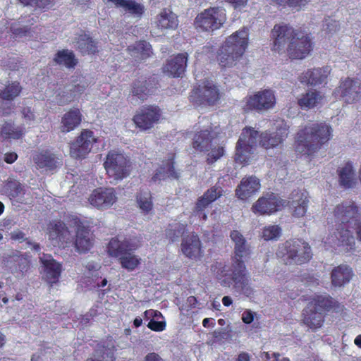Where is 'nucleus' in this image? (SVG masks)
<instances>
[{
    "label": "nucleus",
    "mask_w": 361,
    "mask_h": 361,
    "mask_svg": "<svg viewBox=\"0 0 361 361\" xmlns=\"http://www.w3.org/2000/svg\"><path fill=\"white\" fill-rule=\"evenodd\" d=\"M274 126L275 132H265L260 135L252 128H245L237 142L235 161L243 165L248 164L253 157V150L258 142L266 149L281 145L288 136L289 127L283 120L276 121Z\"/></svg>",
    "instance_id": "obj_1"
},
{
    "label": "nucleus",
    "mask_w": 361,
    "mask_h": 361,
    "mask_svg": "<svg viewBox=\"0 0 361 361\" xmlns=\"http://www.w3.org/2000/svg\"><path fill=\"white\" fill-rule=\"evenodd\" d=\"M230 237L235 245L231 268L221 262H215L212 265L211 271L222 286L230 287L234 283L237 288L243 290L248 283L244 262L250 255V250L238 231H231Z\"/></svg>",
    "instance_id": "obj_2"
},
{
    "label": "nucleus",
    "mask_w": 361,
    "mask_h": 361,
    "mask_svg": "<svg viewBox=\"0 0 361 361\" xmlns=\"http://www.w3.org/2000/svg\"><path fill=\"white\" fill-rule=\"evenodd\" d=\"M47 233L53 246L66 248L74 245L79 253L87 252L94 243L92 234L81 225L77 217L67 224L60 221L51 222L47 227Z\"/></svg>",
    "instance_id": "obj_3"
},
{
    "label": "nucleus",
    "mask_w": 361,
    "mask_h": 361,
    "mask_svg": "<svg viewBox=\"0 0 361 361\" xmlns=\"http://www.w3.org/2000/svg\"><path fill=\"white\" fill-rule=\"evenodd\" d=\"M358 208L352 202H346L338 204L334 210V216L343 225L337 229L336 232L327 237L326 243L331 246H342L346 250L353 248L355 239L348 230L350 225L355 226L357 239L361 241V222L356 219Z\"/></svg>",
    "instance_id": "obj_4"
},
{
    "label": "nucleus",
    "mask_w": 361,
    "mask_h": 361,
    "mask_svg": "<svg viewBox=\"0 0 361 361\" xmlns=\"http://www.w3.org/2000/svg\"><path fill=\"white\" fill-rule=\"evenodd\" d=\"M332 136L331 128L324 123H311L300 130L295 137V151L301 154L310 155Z\"/></svg>",
    "instance_id": "obj_5"
},
{
    "label": "nucleus",
    "mask_w": 361,
    "mask_h": 361,
    "mask_svg": "<svg viewBox=\"0 0 361 361\" xmlns=\"http://www.w3.org/2000/svg\"><path fill=\"white\" fill-rule=\"evenodd\" d=\"M249 44V30L243 27L228 36L219 49L218 61L222 67H232L242 58Z\"/></svg>",
    "instance_id": "obj_6"
},
{
    "label": "nucleus",
    "mask_w": 361,
    "mask_h": 361,
    "mask_svg": "<svg viewBox=\"0 0 361 361\" xmlns=\"http://www.w3.org/2000/svg\"><path fill=\"white\" fill-rule=\"evenodd\" d=\"M276 255L288 264H303L312 257L309 245L300 240L287 241L279 247Z\"/></svg>",
    "instance_id": "obj_7"
},
{
    "label": "nucleus",
    "mask_w": 361,
    "mask_h": 361,
    "mask_svg": "<svg viewBox=\"0 0 361 361\" xmlns=\"http://www.w3.org/2000/svg\"><path fill=\"white\" fill-rule=\"evenodd\" d=\"M334 300L326 295H317L308 303L303 312V322L312 329L320 328L323 324V312L333 307Z\"/></svg>",
    "instance_id": "obj_8"
},
{
    "label": "nucleus",
    "mask_w": 361,
    "mask_h": 361,
    "mask_svg": "<svg viewBox=\"0 0 361 361\" xmlns=\"http://www.w3.org/2000/svg\"><path fill=\"white\" fill-rule=\"evenodd\" d=\"M104 166L109 177L116 181L126 178L130 172L129 159L123 153L117 150L109 152Z\"/></svg>",
    "instance_id": "obj_9"
},
{
    "label": "nucleus",
    "mask_w": 361,
    "mask_h": 361,
    "mask_svg": "<svg viewBox=\"0 0 361 361\" xmlns=\"http://www.w3.org/2000/svg\"><path fill=\"white\" fill-rule=\"evenodd\" d=\"M226 21V10L222 7H210L200 13L194 25L198 30L213 32L220 29Z\"/></svg>",
    "instance_id": "obj_10"
},
{
    "label": "nucleus",
    "mask_w": 361,
    "mask_h": 361,
    "mask_svg": "<svg viewBox=\"0 0 361 361\" xmlns=\"http://www.w3.org/2000/svg\"><path fill=\"white\" fill-rule=\"evenodd\" d=\"M276 103L274 91L264 89L245 97L241 102V106L245 111H267L273 109Z\"/></svg>",
    "instance_id": "obj_11"
},
{
    "label": "nucleus",
    "mask_w": 361,
    "mask_h": 361,
    "mask_svg": "<svg viewBox=\"0 0 361 361\" xmlns=\"http://www.w3.org/2000/svg\"><path fill=\"white\" fill-rule=\"evenodd\" d=\"M97 142L94 133L90 130H82L70 145V155L75 159H84L92 151Z\"/></svg>",
    "instance_id": "obj_12"
},
{
    "label": "nucleus",
    "mask_w": 361,
    "mask_h": 361,
    "mask_svg": "<svg viewBox=\"0 0 361 361\" xmlns=\"http://www.w3.org/2000/svg\"><path fill=\"white\" fill-rule=\"evenodd\" d=\"M286 206V202L274 193H267L259 197L252 207L256 214H271L281 210Z\"/></svg>",
    "instance_id": "obj_13"
},
{
    "label": "nucleus",
    "mask_w": 361,
    "mask_h": 361,
    "mask_svg": "<svg viewBox=\"0 0 361 361\" xmlns=\"http://www.w3.org/2000/svg\"><path fill=\"white\" fill-rule=\"evenodd\" d=\"M161 116V111L157 106H144L137 111L133 121L135 126L143 130L153 128Z\"/></svg>",
    "instance_id": "obj_14"
},
{
    "label": "nucleus",
    "mask_w": 361,
    "mask_h": 361,
    "mask_svg": "<svg viewBox=\"0 0 361 361\" xmlns=\"http://www.w3.org/2000/svg\"><path fill=\"white\" fill-rule=\"evenodd\" d=\"M312 50L310 37L302 32L295 34L286 47V52L292 59H303L307 57Z\"/></svg>",
    "instance_id": "obj_15"
},
{
    "label": "nucleus",
    "mask_w": 361,
    "mask_h": 361,
    "mask_svg": "<svg viewBox=\"0 0 361 361\" xmlns=\"http://www.w3.org/2000/svg\"><path fill=\"white\" fill-rule=\"evenodd\" d=\"M117 201V196L112 188L94 189L88 197L91 206L101 210L111 207Z\"/></svg>",
    "instance_id": "obj_16"
},
{
    "label": "nucleus",
    "mask_w": 361,
    "mask_h": 361,
    "mask_svg": "<svg viewBox=\"0 0 361 361\" xmlns=\"http://www.w3.org/2000/svg\"><path fill=\"white\" fill-rule=\"evenodd\" d=\"M298 32L285 24L275 25L271 33L273 50L279 54L284 52L292 38L295 37V34Z\"/></svg>",
    "instance_id": "obj_17"
},
{
    "label": "nucleus",
    "mask_w": 361,
    "mask_h": 361,
    "mask_svg": "<svg viewBox=\"0 0 361 361\" xmlns=\"http://www.w3.org/2000/svg\"><path fill=\"white\" fill-rule=\"evenodd\" d=\"M220 96L217 87L212 81L207 80L194 88L190 99L195 103L205 102L209 104H214L219 99Z\"/></svg>",
    "instance_id": "obj_18"
},
{
    "label": "nucleus",
    "mask_w": 361,
    "mask_h": 361,
    "mask_svg": "<svg viewBox=\"0 0 361 361\" xmlns=\"http://www.w3.org/2000/svg\"><path fill=\"white\" fill-rule=\"evenodd\" d=\"M334 94L336 98L343 99L347 103H352L361 97V87L357 82L348 78L341 81Z\"/></svg>",
    "instance_id": "obj_19"
},
{
    "label": "nucleus",
    "mask_w": 361,
    "mask_h": 361,
    "mask_svg": "<svg viewBox=\"0 0 361 361\" xmlns=\"http://www.w3.org/2000/svg\"><path fill=\"white\" fill-rule=\"evenodd\" d=\"M180 251L190 259L199 260L203 256V250L198 235L190 233L184 236L180 244Z\"/></svg>",
    "instance_id": "obj_20"
},
{
    "label": "nucleus",
    "mask_w": 361,
    "mask_h": 361,
    "mask_svg": "<svg viewBox=\"0 0 361 361\" xmlns=\"http://www.w3.org/2000/svg\"><path fill=\"white\" fill-rule=\"evenodd\" d=\"M153 25L162 34L175 30L178 26L177 16L169 8L162 9L155 17Z\"/></svg>",
    "instance_id": "obj_21"
},
{
    "label": "nucleus",
    "mask_w": 361,
    "mask_h": 361,
    "mask_svg": "<svg viewBox=\"0 0 361 361\" xmlns=\"http://www.w3.org/2000/svg\"><path fill=\"white\" fill-rule=\"evenodd\" d=\"M330 71L329 66L309 69L299 76V80L303 84L312 86L319 85L326 82Z\"/></svg>",
    "instance_id": "obj_22"
},
{
    "label": "nucleus",
    "mask_w": 361,
    "mask_h": 361,
    "mask_svg": "<svg viewBox=\"0 0 361 361\" xmlns=\"http://www.w3.org/2000/svg\"><path fill=\"white\" fill-rule=\"evenodd\" d=\"M40 261L44 267V276L51 284L56 283L61 276V264L49 255H43Z\"/></svg>",
    "instance_id": "obj_23"
},
{
    "label": "nucleus",
    "mask_w": 361,
    "mask_h": 361,
    "mask_svg": "<svg viewBox=\"0 0 361 361\" xmlns=\"http://www.w3.org/2000/svg\"><path fill=\"white\" fill-rule=\"evenodd\" d=\"M188 54L182 53L171 57L163 67V71L169 76L180 77L185 72Z\"/></svg>",
    "instance_id": "obj_24"
},
{
    "label": "nucleus",
    "mask_w": 361,
    "mask_h": 361,
    "mask_svg": "<svg viewBox=\"0 0 361 361\" xmlns=\"http://www.w3.org/2000/svg\"><path fill=\"white\" fill-rule=\"evenodd\" d=\"M138 245H134L123 237L113 238L108 243L106 250L108 254L113 257L119 258L126 251L136 250Z\"/></svg>",
    "instance_id": "obj_25"
},
{
    "label": "nucleus",
    "mask_w": 361,
    "mask_h": 361,
    "mask_svg": "<svg viewBox=\"0 0 361 361\" xmlns=\"http://www.w3.org/2000/svg\"><path fill=\"white\" fill-rule=\"evenodd\" d=\"M260 189V183L255 176L244 178L235 190L238 198L245 200L258 192Z\"/></svg>",
    "instance_id": "obj_26"
},
{
    "label": "nucleus",
    "mask_w": 361,
    "mask_h": 361,
    "mask_svg": "<svg viewBox=\"0 0 361 361\" xmlns=\"http://www.w3.org/2000/svg\"><path fill=\"white\" fill-rule=\"evenodd\" d=\"M82 114L79 109L73 108L61 117L60 129L63 133H68L79 126L82 121Z\"/></svg>",
    "instance_id": "obj_27"
},
{
    "label": "nucleus",
    "mask_w": 361,
    "mask_h": 361,
    "mask_svg": "<svg viewBox=\"0 0 361 361\" xmlns=\"http://www.w3.org/2000/svg\"><path fill=\"white\" fill-rule=\"evenodd\" d=\"M34 161L45 171H51L62 164L61 160L50 152H42L35 155Z\"/></svg>",
    "instance_id": "obj_28"
},
{
    "label": "nucleus",
    "mask_w": 361,
    "mask_h": 361,
    "mask_svg": "<svg viewBox=\"0 0 361 361\" xmlns=\"http://www.w3.org/2000/svg\"><path fill=\"white\" fill-rule=\"evenodd\" d=\"M309 204L306 192L297 191L293 194L290 209L292 215L295 218L303 217L307 210Z\"/></svg>",
    "instance_id": "obj_29"
},
{
    "label": "nucleus",
    "mask_w": 361,
    "mask_h": 361,
    "mask_svg": "<svg viewBox=\"0 0 361 361\" xmlns=\"http://www.w3.org/2000/svg\"><path fill=\"white\" fill-rule=\"evenodd\" d=\"M353 276V271L349 266L339 265L334 268L331 273V283L335 287H342L348 283Z\"/></svg>",
    "instance_id": "obj_30"
},
{
    "label": "nucleus",
    "mask_w": 361,
    "mask_h": 361,
    "mask_svg": "<svg viewBox=\"0 0 361 361\" xmlns=\"http://www.w3.org/2000/svg\"><path fill=\"white\" fill-rule=\"evenodd\" d=\"M215 133L210 132L207 128L197 131L192 137V147L195 151L204 152L210 145H213L216 137Z\"/></svg>",
    "instance_id": "obj_31"
},
{
    "label": "nucleus",
    "mask_w": 361,
    "mask_h": 361,
    "mask_svg": "<svg viewBox=\"0 0 361 361\" xmlns=\"http://www.w3.org/2000/svg\"><path fill=\"white\" fill-rule=\"evenodd\" d=\"M89 86V83L87 80L84 78H82L79 80L78 82L75 84L73 87L70 90V95L68 94H60L57 96L56 102L59 105H64L69 104L78 98L82 95L85 90Z\"/></svg>",
    "instance_id": "obj_32"
},
{
    "label": "nucleus",
    "mask_w": 361,
    "mask_h": 361,
    "mask_svg": "<svg viewBox=\"0 0 361 361\" xmlns=\"http://www.w3.org/2000/svg\"><path fill=\"white\" fill-rule=\"evenodd\" d=\"M106 2L135 17H140L145 10L143 5L133 0H106Z\"/></svg>",
    "instance_id": "obj_33"
},
{
    "label": "nucleus",
    "mask_w": 361,
    "mask_h": 361,
    "mask_svg": "<svg viewBox=\"0 0 361 361\" xmlns=\"http://www.w3.org/2000/svg\"><path fill=\"white\" fill-rule=\"evenodd\" d=\"M325 102V97L317 91H310L303 94L298 99V105L302 109H311L322 104Z\"/></svg>",
    "instance_id": "obj_34"
},
{
    "label": "nucleus",
    "mask_w": 361,
    "mask_h": 361,
    "mask_svg": "<svg viewBox=\"0 0 361 361\" xmlns=\"http://www.w3.org/2000/svg\"><path fill=\"white\" fill-rule=\"evenodd\" d=\"M338 176L341 184L345 188H352L357 183L354 166L350 162L345 164L339 169Z\"/></svg>",
    "instance_id": "obj_35"
},
{
    "label": "nucleus",
    "mask_w": 361,
    "mask_h": 361,
    "mask_svg": "<svg viewBox=\"0 0 361 361\" xmlns=\"http://www.w3.org/2000/svg\"><path fill=\"white\" fill-rule=\"evenodd\" d=\"M25 128L23 126H16L14 123L5 122L0 130V136L4 140H18L25 135Z\"/></svg>",
    "instance_id": "obj_36"
},
{
    "label": "nucleus",
    "mask_w": 361,
    "mask_h": 361,
    "mask_svg": "<svg viewBox=\"0 0 361 361\" xmlns=\"http://www.w3.org/2000/svg\"><path fill=\"white\" fill-rule=\"evenodd\" d=\"M222 195V189L220 187H212L209 189L203 196L200 197L197 204L196 209L198 212L202 211L210 203L215 201L217 198Z\"/></svg>",
    "instance_id": "obj_37"
},
{
    "label": "nucleus",
    "mask_w": 361,
    "mask_h": 361,
    "mask_svg": "<svg viewBox=\"0 0 361 361\" xmlns=\"http://www.w3.org/2000/svg\"><path fill=\"white\" fill-rule=\"evenodd\" d=\"M177 178L178 174L174 170L173 162L171 160H169L157 169L156 172L153 175L152 179L153 181L157 182L161 180H166V178Z\"/></svg>",
    "instance_id": "obj_38"
},
{
    "label": "nucleus",
    "mask_w": 361,
    "mask_h": 361,
    "mask_svg": "<svg viewBox=\"0 0 361 361\" xmlns=\"http://www.w3.org/2000/svg\"><path fill=\"white\" fill-rule=\"evenodd\" d=\"M75 46L82 54H92L97 51L95 42L85 33L79 35Z\"/></svg>",
    "instance_id": "obj_39"
},
{
    "label": "nucleus",
    "mask_w": 361,
    "mask_h": 361,
    "mask_svg": "<svg viewBox=\"0 0 361 361\" xmlns=\"http://www.w3.org/2000/svg\"><path fill=\"white\" fill-rule=\"evenodd\" d=\"M128 50L131 56L140 59L147 58L152 53L151 45L145 41L139 42L136 46L129 47Z\"/></svg>",
    "instance_id": "obj_40"
},
{
    "label": "nucleus",
    "mask_w": 361,
    "mask_h": 361,
    "mask_svg": "<svg viewBox=\"0 0 361 361\" xmlns=\"http://www.w3.org/2000/svg\"><path fill=\"white\" fill-rule=\"evenodd\" d=\"M118 259L122 268L129 271H133L140 262V258L138 256L128 251H126Z\"/></svg>",
    "instance_id": "obj_41"
},
{
    "label": "nucleus",
    "mask_w": 361,
    "mask_h": 361,
    "mask_svg": "<svg viewBox=\"0 0 361 361\" xmlns=\"http://www.w3.org/2000/svg\"><path fill=\"white\" fill-rule=\"evenodd\" d=\"M54 60L58 64L63 65L67 68H73L77 63L75 55L69 50L59 51Z\"/></svg>",
    "instance_id": "obj_42"
},
{
    "label": "nucleus",
    "mask_w": 361,
    "mask_h": 361,
    "mask_svg": "<svg viewBox=\"0 0 361 361\" xmlns=\"http://www.w3.org/2000/svg\"><path fill=\"white\" fill-rule=\"evenodd\" d=\"M137 202L143 213L149 214L153 208L152 195L148 190H141L137 196Z\"/></svg>",
    "instance_id": "obj_43"
},
{
    "label": "nucleus",
    "mask_w": 361,
    "mask_h": 361,
    "mask_svg": "<svg viewBox=\"0 0 361 361\" xmlns=\"http://www.w3.org/2000/svg\"><path fill=\"white\" fill-rule=\"evenodd\" d=\"M207 161L208 164H213L219 159L224 154V149L222 145L217 143V139L214 141L213 145H210L207 148Z\"/></svg>",
    "instance_id": "obj_44"
},
{
    "label": "nucleus",
    "mask_w": 361,
    "mask_h": 361,
    "mask_svg": "<svg viewBox=\"0 0 361 361\" xmlns=\"http://www.w3.org/2000/svg\"><path fill=\"white\" fill-rule=\"evenodd\" d=\"M231 338V330L228 327L217 329L212 333V345L223 344Z\"/></svg>",
    "instance_id": "obj_45"
},
{
    "label": "nucleus",
    "mask_w": 361,
    "mask_h": 361,
    "mask_svg": "<svg viewBox=\"0 0 361 361\" xmlns=\"http://www.w3.org/2000/svg\"><path fill=\"white\" fill-rule=\"evenodd\" d=\"M281 235V228L278 225L265 226L262 232V238L264 240H276Z\"/></svg>",
    "instance_id": "obj_46"
},
{
    "label": "nucleus",
    "mask_w": 361,
    "mask_h": 361,
    "mask_svg": "<svg viewBox=\"0 0 361 361\" xmlns=\"http://www.w3.org/2000/svg\"><path fill=\"white\" fill-rule=\"evenodd\" d=\"M280 6H288L295 11L302 10L311 0H270Z\"/></svg>",
    "instance_id": "obj_47"
},
{
    "label": "nucleus",
    "mask_w": 361,
    "mask_h": 361,
    "mask_svg": "<svg viewBox=\"0 0 361 361\" xmlns=\"http://www.w3.org/2000/svg\"><path fill=\"white\" fill-rule=\"evenodd\" d=\"M20 91L21 87L19 83L15 82L7 85L0 95L4 100H12L20 94Z\"/></svg>",
    "instance_id": "obj_48"
},
{
    "label": "nucleus",
    "mask_w": 361,
    "mask_h": 361,
    "mask_svg": "<svg viewBox=\"0 0 361 361\" xmlns=\"http://www.w3.org/2000/svg\"><path fill=\"white\" fill-rule=\"evenodd\" d=\"M185 226L179 223H173L166 231V237L172 242L176 241L184 233Z\"/></svg>",
    "instance_id": "obj_49"
},
{
    "label": "nucleus",
    "mask_w": 361,
    "mask_h": 361,
    "mask_svg": "<svg viewBox=\"0 0 361 361\" xmlns=\"http://www.w3.org/2000/svg\"><path fill=\"white\" fill-rule=\"evenodd\" d=\"M21 114L24 125H27L30 127L35 124L37 118L34 111L30 107H24L21 111Z\"/></svg>",
    "instance_id": "obj_50"
},
{
    "label": "nucleus",
    "mask_w": 361,
    "mask_h": 361,
    "mask_svg": "<svg viewBox=\"0 0 361 361\" xmlns=\"http://www.w3.org/2000/svg\"><path fill=\"white\" fill-rule=\"evenodd\" d=\"M21 22H18V24H12L9 27V31L11 32L16 37H22L29 33V29L26 25H21Z\"/></svg>",
    "instance_id": "obj_51"
},
{
    "label": "nucleus",
    "mask_w": 361,
    "mask_h": 361,
    "mask_svg": "<svg viewBox=\"0 0 361 361\" xmlns=\"http://www.w3.org/2000/svg\"><path fill=\"white\" fill-rule=\"evenodd\" d=\"M147 327L154 331H162L166 328V322L164 320L156 321L155 319H151L147 324Z\"/></svg>",
    "instance_id": "obj_52"
},
{
    "label": "nucleus",
    "mask_w": 361,
    "mask_h": 361,
    "mask_svg": "<svg viewBox=\"0 0 361 361\" xmlns=\"http://www.w3.org/2000/svg\"><path fill=\"white\" fill-rule=\"evenodd\" d=\"M150 93L152 92L148 90L145 86L134 87L133 89V94L141 99H145L146 96Z\"/></svg>",
    "instance_id": "obj_53"
},
{
    "label": "nucleus",
    "mask_w": 361,
    "mask_h": 361,
    "mask_svg": "<svg viewBox=\"0 0 361 361\" xmlns=\"http://www.w3.org/2000/svg\"><path fill=\"white\" fill-rule=\"evenodd\" d=\"M279 357L280 355L279 353H269L268 352H262L258 359L259 361H279Z\"/></svg>",
    "instance_id": "obj_54"
},
{
    "label": "nucleus",
    "mask_w": 361,
    "mask_h": 361,
    "mask_svg": "<svg viewBox=\"0 0 361 361\" xmlns=\"http://www.w3.org/2000/svg\"><path fill=\"white\" fill-rule=\"evenodd\" d=\"M255 313L250 310H245L242 314V320L245 324H250L253 322Z\"/></svg>",
    "instance_id": "obj_55"
},
{
    "label": "nucleus",
    "mask_w": 361,
    "mask_h": 361,
    "mask_svg": "<svg viewBox=\"0 0 361 361\" xmlns=\"http://www.w3.org/2000/svg\"><path fill=\"white\" fill-rule=\"evenodd\" d=\"M225 1L231 4L235 9H241V8H244L247 3V0H225Z\"/></svg>",
    "instance_id": "obj_56"
},
{
    "label": "nucleus",
    "mask_w": 361,
    "mask_h": 361,
    "mask_svg": "<svg viewBox=\"0 0 361 361\" xmlns=\"http://www.w3.org/2000/svg\"><path fill=\"white\" fill-rule=\"evenodd\" d=\"M103 361H113L114 360V355L111 351L104 353L103 355ZM87 361H102L101 360L97 358V357H90L87 360Z\"/></svg>",
    "instance_id": "obj_57"
},
{
    "label": "nucleus",
    "mask_w": 361,
    "mask_h": 361,
    "mask_svg": "<svg viewBox=\"0 0 361 361\" xmlns=\"http://www.w3.org/2000/svg\"><path fill=\"white\" fill-rule=\"evenodd\" d=\"M11 238L14 240H23L25 239V234L19 230L13 231L11 233Z\"/></svg>",
    "instance_id": "obj_58"
},
{
    "label": "nucleus",
    "mask_w": 361,
    "mask_h": 361,
    "mask_svg": "<svg viewBox=\"0 0 361 361\" xmlns=\"http://www.w3.org/2000/svg\"><path fill=\"white\" fill-rule=\"evenodd\" d=\"M18 158V155L15 152H8L4 155V161L8 164L13 163Z\"/></svg>",
    "instance_id": "obj_59"
},
{
    "label": "nucleus",
    "mask_w": 361,
    "mask_h": 361,
    "mask_svg": "<svg viewBox=\"0 0 361 361\" xmlns=\"http://www.w3.org/2000/svg\"><path fill=\"white\" fill-rule=\"evenodd\" d=\"M144 361H164L158 354L151 353L147 354Z\"/></svg>",
    "instance_id": "obj_60"
},
{
    "label": "nucleus",
    "mask_w": 361,
    "mask_h": 361,
    "mask_svg": "<svg viewBox=\"0 0 361 361\" xmlns=\"http://www.w3.org/2000/svg\"><path fill=\"white\" fill-rule=\"evenodd\" d=\"M54 0H37V5L43 8H49L54 4Z\"/></svg>",
    "instance_id": "obj_61"
},
{
    "label": "nucleus",
    "mask_w": 361,
    "mask_h": 361,
    "mask_svg": "<svg viewBox=\"0 0 361 361\" xmlns=\"http://www.w3.org/2000/svg\"><path fill=\"white\" fill-rule=\"evenodd\" d=\"M5 286V282L3 279H0V298H2V302L4 304H6L8 302V299L4 296V288Z\"/></svg>",
    "instance_id": "obj_62"
},
{
    "label": "nucleus",
    "mask_w": 361,
    "mask_h": 361,
    "mask_svg": "<svg viewBox=\"0 0 361 361\" xmlns=\"http://www.w3.org/2000/svg\"><path fill=\"white\" fill-rule=\"evenodd\" d=\"M154 314H156V312L154 310H152V309L147 310L143 313V319L145 320H149V321L151 319H154Z\"/></svg>",
    "instance_id": "obj_63"
},
{
    "label": "nucleus",
    "mask_w": 361,
    "mask_h": 361,
    "mask_svg": "<svg viewBox=\"0 0 361 361\" xmlns=\"http://www.w3.org/2000/svg\"><path fill=\"white\" fill-rule=\"evenodd\" d=\"M201 54L205 55L208 59L211 58L213 52V47L211 46H205L202 47Z\"/></svg>",
    "instance_id": "obj_64"
}]
</instances>
